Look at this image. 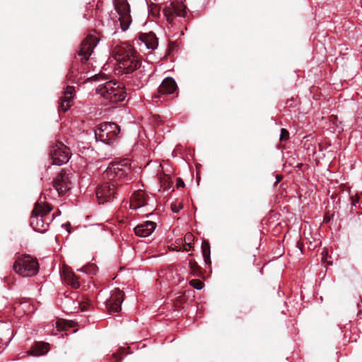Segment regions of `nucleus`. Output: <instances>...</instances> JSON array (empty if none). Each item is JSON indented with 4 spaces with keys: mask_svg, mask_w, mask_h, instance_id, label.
Wrapping results in <instances>:
<instances>
[{
    "mask_svg": "<svg viewBox=\"0 0 362 362\" xmlns=\"http://www.w3.org/2000/svg\"><path fill=\"white\" fill-rule=\"evenodd\" d=\"M100 35L96 31L87 35L86 38L82 41L80 49L78 52V59L75 57V60L73 62L70 67L66 77L72 82L77 83L82 79V75L84 74L85 69L83 64L86 62L90 57L93 49L101 39Z\"/></svg>",
    "mask_w": 362,
    "mask_h": 362,
    "instance_id": "f257e3e1",
    "label": "nucleus"
},
{
    "mask_svg": "<svg viewBox=\"0 0 362 362\" xmlns=\"http://www.w3.org/2000/svg\"><path fill=\"white\" fill-rule=\"evenodd\" d=\"M52 191V189H51L45 191L44 197H40L35 203L30 218V226L34 230L40 233H45L49 229L51 221L58 216V214H53L52 217L49 216V214L52 210V207L47 202V197L56 199L54 194H50Z\"/></svg>",
    "mask_w": 362,
    "mask_h": 362,
    "instance_id": "f03ea898",
    "label": "nucleus"
},
{
    "mask_svg": "<svg viewBox=\"0 0 362 362\" xmlns=\"http://www.w3.org/2000/svg\"><path fill=\"white\" fill-rule=\"evenodd\" d=\"M113 54L118 63V69L122 74H132L141 67L139 56L129 42H122L115 46Z\"/></svg>",
    "mask_w": 362,
    "mask_h": 362,
    "instance_id": "7ed1b4c3",
    "label": "nucleus"
},
{
    "mask_svg": "<svg viewBox=\"0 0 362 362\" xmlns=\"http://www.w3.org/2000/svg\"><path fill=\"white\" fill-rule=\"evenodd\" d=\"M39 268L37 259L30 255L18 256L13 265V271L22 277L35 276L38 273Z\"/></svg>",
    "mask_w": 362,
    "mask_h": 362,
    "instance_id": "20e7f679",
    "label": "nucleus"
},
{
    "mask_svg": "<svg viewBox=\"0 0 362 362\" xmlns=\"http://www.w3.org/2000/svg\"><path fill=\"white\" fill-rule=\"evenodd\" d=\"M97 91L104 98L112 103L122 101L126 97L123 83L113 81H110L100 85L97 88Z\"/></svg>",
    "mask_w": 362,
    "mask_h": 362,
    "instance_id": "39448f33",
    "label": "nucleus"
},
{
    "mask_svg": "<svg viewBox=\"0 0 362 362\" xmlns=\"http://www.w3.org/2000/svg\"><path fill=\"white\" fill-rule=\"evenodd\" d=\"M131 171V162L128 159H124L110 163L103 176L110 181L116 182L127 177Z\"/></svg>",
    "mask_w": 362,
    "mask_h": 362,
    "instance_id": "423d86ee",
    "label": "nucleus"
},
{
    "mask_svg": "<svg viewBox=\"0 0 362 362\" xmlns=\"http://www.w3.org/2000/svg\"><path fill=\"white\" fill-rule=\"evenodd\" d=\"M120 132V127L114 122H103L98 124L95 129L96 140L111 145L118 138Z\"/></svg>",
    "mask_w": 362,
    "mask_h": 362,
    "instance_id": "0eeeda50",
    "label": "nucleus"
},
{
    "mask_svg": "<svg viewBox=\"0 0 362 362\" xmlns=\"http://www.w3.org/2000/svg\"><path fill=\"white\" fill-rule=\"evenodd\" d=\"M49 155L53 165H62L69 161L71 153L63 143L57 142L50 147Z\"/></svg>",
    "mask_w": 362,
    "mask_h": 362,
    "instance_id": "6e6552de",
    "label": "nucleus"
},
{
    "mask_svg": "<svg viewBox=\"0 0 362 362\" xmlns=\"http://www.w3.org/2000/svg\"><path fill=\"white\" fill-rule=\"evenodd\" d=\"M113 4L119 15L118 20L121 29L122 31H126L132 23L130 6L127 0H113Z\"/></svg>",
    "mask_w": 362,
    "mask_h": 362,
    "instance_id": "1a4fd4ad",
    "label": "nucleus"
},
{
    "mask_svg": "<svg viewBox=\"0 0 362 362\" xmlns=\"http://www.w3.org/2000/svg\"><path fill=\"white\" fill-rule=\"evenodd\" d=\"M116 195V185L111 182H104L96 190V197L99 204L112 201Z\"/></svg>",
    "mask_w": 362,
    "mask_h": 362,
    "instance_id": "9d476101",
    "label": "nucleus"
},
{
    "mask_svg": "<svg viewBox=\"0 0 362 362\" xmlns=\"http://www.w3.org/2000/svg\"><path fill=\"white\" fill-rule=\"evenodd\" d=\"M53 187L54 193L58 197H62L71 189V182H70L69 175L64 170H61L53 180Z\"/></svg>",
    "mask_w": 362,
    "mask_h": 362,
    "instance_id": "9b49d317",
    "label": "nucleus"
},
{
    "mask_svg": "<svg viewBox=\"0 0 362 362\" xmlns=\"http://www.w3.org/2000/svg\"><path fill=\"white\" fill-rule=\"evenodd\" d=\"M124 293L119 288L112 291L110 298L105 302V308L110 313H118L124 300Z\"/></svg>",
    "mask_w": 362,
    "mask_h": 362,
    "instance_id": "f8f14e48",
    "label": "nucleus"
},
{
    "mask_svg": "<svg viewBox=\"0 0 362 362\" xmlns=\"http://www.w3.org/2000/svg\"><path fill=\"white\" fill-rule=\"evenodd\" d=\"M75 95L74 86H67L63 93V95L59 100V111L66 112L72 105V101Z\"/></svg>",
    "mask_w": 362,
    "mask_h": 362,
    "instance_id": "ddd939ff",
    "label": "nucleus"
},
{
    "mask_svg": "<svg viewBox=\"0 0 362 362\" xmlns=\"http://www.w3.org/2000/svg\"><path fill=\"white\" fill-rule=\"evenodd\" d=\"M140 42L144 43L147 49L153 50L156 49L158 45V40L153 32L139 33L138 38L134 40L133 44L136 45Z\"/></svg>",
    "mask_w": 362,
    "mask_h": 362,
    "instance_id": "4468645a",
    "label": "nucleus"
},
{
    "mask_svg": "<svg viewBox=\"0 0 362 362\" xmlns=\"http://www.w3.org/2000/svg\"><path fill=\"white\" fill-rule=\"evenodd\" d=\"M175 81L171 77L165 78L158 88V95L156 97H160L164 95L173 94L177 90Z\"/></svg>",
    "mask_w": 362,
    "mask_h": 362,
    "instance_id": "2eb2a0df",
    "label": "nucleus"
},
{
    "mask_svg": "<svg viewBox=\"0 0 362 362\" xmlns=\"http://www.w3.org/2000/svg\"><path fill=\"white\" fill-rule=\"evenodd\" d=\"M148 196L145 192L138 190L135 192L130 200V207L133 209H139L148 204Z\"/></svg>",
    "mask_w": 362,
    "mask_h": 362,
    "instance_id": "dca6fc26",
    "label": "nucleus"
},
{
    "mask_svg": "<svg viewBox=\"0 0 362 362\" xmlns=\"http://www.w3.org/2000/svg\"><path fill=\"white\" fill-rule=\"evenodd\" d=\"M156 227V223L148 221L136 226L134 230L137 236L145 238L149 236L154 231Z\"/></svg>",
    "mask_w": 362,
    "mask_h": 362,
    "instance_id": "f3484780",
    "label": "nucleus"
},
{
    "mask_svg": "<svg viewBox=\"0 0 362 362\" xmlns=\"http://www.w3.org/2000/svg\"><path fill=\"white\" fill-rule=\"evenodd\" d=\"M49 350V344L45 342H37L28 351V355L39 356L45 354Z\"/></svg>",
    "mask_w": 362,
    "mask_h": 362,
    "instance_id": "a211bd4d",
    "label": "nucleus"
},
{
    "mask_svg": "<svg viewBox=\"0 0 362 362\" xmlns=\"http://www.w3.org/2000/svg\"><path fill=\"white\" fill-rule=\"evenodd\" d=\"M63 279L66 284L69 285L74 288H78L80 286V283L76 275L71 271L63 272Z\"/></svg>",
    "mask_w": 362,
    "mask_h": 362,
    "instance_id": "6ab92c4d",
    "label": "nucleus"
},
{
    "mask_svg": "<svg viewBox=\"0 0 362 362\" xmlns=\"http://www.w3.org/2000/svg\"><path fill=\"white\" fill-rule=\"evenodd\" d=\"M202 252L204 261L206 264L211 265V249L210 245L207 240H203L202 243Z\"/></svg>",
    "mask_w": 362,
    "mask_h": 362,
    "instance_id": "aec40b11",
    "label": "nucleus"
},
{
    "mask_svg": "<svg viewBox=\"0 0 362 362\" xmlns=\"http://www.w3.org/2000/svg\"><path fill=\"white\" fill-rule=\"evenodd\" d=\"M160 188L163 191H168L173 187V182L171 177L168 175L163 174L159 176Z\"/></svg>",
    "mask_w": 362,
    "mask_h": 362,
    "instance_id": "412c9836",
    "label": "nucleus"
},
{
    "mask_svg": "<svg viewBox=\"0 0 362 362\" xmlns=\"http://www.w3.org/2000/svg\"><path fill=\"white\" fill-rule=\"evenodd\" d=\"M188 266L191 275L194 276H199L201 275V267L194 259H188Z\"/></svg>",
    "mask_w": 362,
    "mask_h": 362,
    "instance_id": "4be33fe9",
    "label": "nucleus"
},
{
    "mask_svg": "<svg viewBox=\"0 0 362 362\" xmlns=\"http://www.w3.org/2000/svg\"><path fill=\"white\" fill-rule=\"evenodd\" d=\"M52 326H55L56 328V331H54V329L52 331V334H57V332H59L64 329V322L61 320H57L55 322H52Z\"/></svg>",
    "mask_w": 362,
    "mask_h": 362,
    "instance_id": "5701e85b",
    "label": "nucleus"
},
{
    "mask_svg": "<svg viewBox=\"0 0 362 362\" xmlns=\"http://www.w3.org/2000/svg\"><path fill=\"white\" fill-rule=\"evenodd\" d=\"M72 303L74 305V308H79L81 311L88 310L90 306L88 302L73 301Z\"/></svg>",
    "mask_w": 362,
    "mask_h": 362,
    "instance_id": "b1692460",
    "label": "nucleus"
},
{
    "mask_svg": "<svg viewBox=\"0 0 362 362\" xmlns=\"http://www.w3.org/2000/svg\"><path fill=\"white\" fill-rule=\"evenodd\" d=\"M189 285L197 290H201L204 287V283L199 279L191 280Z\"/></svg>",
    "mask_w": 362,
    "mask_h": 362,
    "instance_id": "393cba45",
    "label": "nucleus"
},
{
    "mask_svg": "<svg viewBox=\"0 0 362 362\" xmlns=\"http://www.w3.org/2000/svg\"><path fill=\"white\" fill-rule=\"evenodd\" d=\"M355 303L356 305V308H358V311L356 315L361 319H362V298L361 296H358L355 300Z\"/></svg>",
    "mask_w": 362,
    "mask_h": 362,
    "instance_id": "a878e982",
    "label": "nucleus"
},
{
    "mask_svg": "<svg viewBox=\"0 0 362 362\" xmlns=\"http://www.w3.org/2000/svg\"><path fill=\"white\" fill-rule=\"evenodd\" d=\"M185 245H191L194 241V235L191 233H187L184 238Z\"/></svg>",
    "mask_w": 362,
    "mask_h": 362,
    "instance_id": "bb28decb",
    "label": "nucleus"
},
{
    "mask_svg": "<svg viewBox=\"0 0 362 362\" xmlns=\"http://www.w3.org/2000/svg\"><path fill=\"white\" fill-rule=\"evenodd\" d=\"M182 207L183 205L182 203L175 202L171 204V210L174 213H178Z\"/></svg>",
    "mask_w": 362,
    "mask_h": 362,
    "instance_id": "cd10ccee",
    "label": "nucleus"
},
{
    "mask_svg": "<svg viewBox=\"0 0 362 362\" xmlns=\"http://www.w3.org/2000/svg\"><path fill=\"white\" fill-rule=\"evenodd\" d=\"M289 138V132L287 129L282 128L281 129L280 140L286 141Z\"/></svg>",
    "mask_w": 362,
    "mask_h": 362,
    "instance_id": "c85d7f7f",
    "label": "nucleus"
},
{
    "mask_svg": "<svg viewBox=\"0 0 362 362\" xmlns=\"http://www.w3.org/2000/svg\"><path fill=\"white\" fill-rule=\"evenodd\" d=\"M327 257H328V251L326 249H324L322 252V261L324 262V263H327V265H331L332 264V262H329L327 260Z\"/></svg>",
    "mask_w": 362,
    "mask_h": 362,
    "instance_id": "c756f323",
    "label": "nucleus"
},
{
    "mask_svg": "<svg viewBox=\"0 0 362 362\" xmlns=\"http://www.w3.org/2000/svg\"><path fill=\"white\" fill-rule=\"evenodd\" d=\"M112 362H122V361L123 359L122 352L115 353L112 354Z\"/></svg>",
    "mask_w": 362,
    "mask_h": 362,
    "instance_id": "7c9ffc66",
    "label": "nucleus"
},
{
    "mask_svg": "<svg viewBox=\"0 0 362 362\" xmlns=\"http://www.w3.org/2000/svg\"><path fill=\"white\" fill-rule=\"evenodd\" d=\"M170 6H172V10H173L172 13H175L176 15H177L179 16H184V13H185L184 9L183 10H177L175 6L174 3H171Z\"/></svg>",
    "mask_w": 362,
    "mask_h": 362,
    "instance_id": "2f4dec72",
    "label": "nucleus"
},
{
    "mask_svg": "<svg viewBox=\"0 0 362 362\" xmlns=\"http://www.w3.org/2000/svg\"><path fill=\"white\" fill-rule=\"evenodd\" d=\"M351 204L353 206H356V204H358L359 202L360 197L358 193H356L354 196H352L351 197Z\"/></svg>",
    "mask_w": 362,
    "mask_h": 362,
    "instance_id": "473e14b6",
    "label": "nucleus"
},
{
    "mask_svg": "<svg viewBox=\"0 0 362 362\" xmlns=\"http://www.w3.org/2000/svg\"><path fill=\"white\" fill-rule=\"evenodd\" d=\"M151 9L153 11V9L154 11H153V16H158L159 14V12H160V7L158 6L156 4H152L151 6Z\"/></svg>",
    "mask_w": 362,
    "mask_h": 362,
    "instance_id": "72a5a7b5",
    "label": "nucleus"
},
{
    "mask_svg": "<svg viewBox=\"0 0 362 362\" xmlns=\"http://www.w3.org/2000/svg\"><path fill=\"white\" fill-rule=\"evenodd\" d=\"M176 186H177V188L185 187V182L182 178L179 177L177 179Z\"/></svg>",
    "mask_w": 362,
    "mask_h": 362,
    "instance_id": "f704fd0d",
    "label": "nucleus"
},
{
    "mask_svg": "<svg viewBox=\"0 0 362 362\" xmlns=\"http://www.w3.org/2000/svg\"><path fill=\"white\" fill-rule=\"evenodd\" d=\"M169 247L170 250L173 251H182V248L179 247L176 244H172Z\"/></svg>",
    "mask_w": 362,
    "mask_h": 362,
    "instance_id": "c9c22d12",
    "label": "nucleus"
},
{
    "mask_svg": "<svg viewBox=\"0 0 362 362\" xmlns=\"http://www.w3.org/2000/svg\"><path fill=\"white\" fill-rule=\"evenodd\" d=\"M72 299L73 297L69 298L67 296H65L63 300V303L64 304V305H68Z\"/></svg>",
    "mask_w": 362,
    "mask_h": 362,
    "instance_id": "e433bc0d",
    "label": "nucleus"
},
{
    "mask_svg": "<svg viewBox=\"0 0 362 362\" xmlns=\"http://www.w3.org/2000/svg\"><path fill=\"white\" fill-rule=\"evenodd\" d=\"M193 248L192 244L191 245H184V247L182 248V251H189Z\"/></svg>",
    "mask_w": 362,
    "mask_h": 362,
    "instance_id": "4c0bfd02",
    "label": "nucleus"
},
{
    "mask_svg": "<svg viewBox=\"0 0 362 362\" xmlns=\"http://www.w3.org/2000/svg\"><path fill=\"white\" fill-rule=\"evenodd\" d=\"M177 245H178L179 247L183 248L184 247V245L183 244V240L182 239H177L176 241H175V243Z\"/></svg>",
    "mask_w": 362,
    "mask_h": 362,
    "instance_id": "58836bf2",
    "label": "nucleus"
},
{
    "mask_svg": "<svg viewBox=\"0 0 362 362\" xmlns=\"http://www.w3.org/2000/svg\"><path fill=\"white\" fill-rule=\"evenodd\" d=\"M174 47H175L174 42H170V44H169V50L172 51Z\"/></svg>",
    "mask_w": 362,
    "mask_h": 362,
    "instance_id": "ea45409f",
    "label": "nucleus"
},
{
    "mask_svg": "<svg viewBox=\"0 0 362 362\" xmlns=\"http://www.w3.org/2000/svg\"><path fill=\"white\" fill-rule=\"evenodd\" d=\"M276 182H279L282 179V176L276 175Z\"/></svg>",
    "mask_w": 362,
    "mask_h": 362,
    "instance_id": "a19ab883",
    "label": "nucleus"
},
{
    "mask_svg": "<svg viewBox=\"0 0 362 362\" xmlns=\"http://www.w3.org/2000/svg\"><path fill=\"white\" fill-rule=\"evenodd\" d=\"M90 268L93 270V273H95V269L93 266H90Z\"/></svg>",
    "mask_w": 362,
    "mask_h": 362,
    "instance_id": "79ce46f5",
    "label": "nucleus"
},
{
    "mask_svg": "<svg viewBox=\"0 0 362 362\" xmlns=\"http://www.w3.org/2000/svg\"><path fill=\"white\" fill-rule=\"evenodd\" d=\"M167 8H168V7H167V6H165V7L163 8V11H164V12H165V13H167Z\"/></svg>",
    "mask_w": 362,
    "mask_h": 362,
    "instance_id": "37998d69",
    "label": "nucleus"
},
{
    "mask_svg": "<svg viewBox=\"0 0 362 362\" xmlns=\"http://www.w3.org/2000/svg\"><path fill=\"white\" fill-rule=\"evenodd\" d=\"M84 271H85L86 272H88V268H84Z\"/></svg>",
    "mask_w": 362,
    "mask_h": 362,
    "instance_id": "c03bdc74",
    "label": "nucleus"
}]
</instances>
